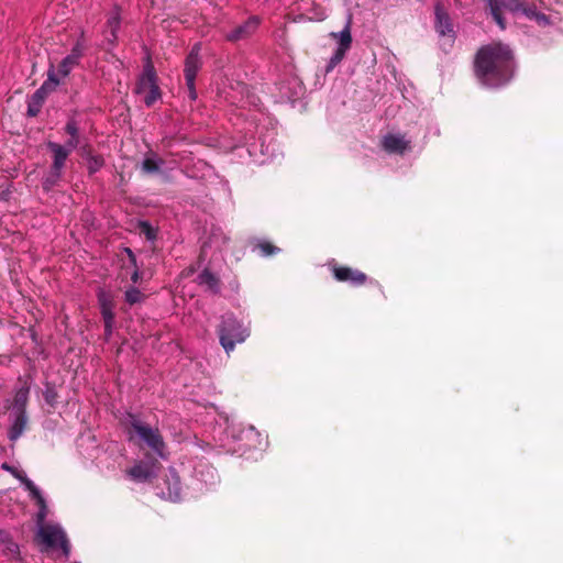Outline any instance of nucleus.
I'll return each instance as SVG.
<instances>
[{"label": "nucleus", "instance_id": "nucleus-23", "mask_svg": "<svg viewBox=\"0 0 563 563\" xmlns=\"http://www.w3.org/2000/svg\"><path fill=\"white\" fill-rule=\"evenodd\" d=\"M120 15L117 11H114L107 21V33L109 32V35H107V38L110 43H114L117 41V33L120 29Z\"/></svg>", "mask_w": 563, "mask_h": 563}, {"label": "nucleus", "instance_id": "nucleus-15", "mask_svg": "<svg viewBox=\"0 0 563 563\" xmlns=\"http://www.w3.org/2000/svg\"><path fill=\"white\" fill-rule=\"evenodd\" d=\"M47 148L53 154V163L51 168L62 172L71 151L59 143L51 141L47 143Z\"/></svg>", "mask_w": 563, "mask_h": 563}, {"label": "nucleus", "instance_id": "nucleus-33", "mask_svg": "<svg viewBox=\"0 0 563 563\" xmlns=\"http://www.w3.org/2000/svg\"><path fill=\"white\" fill-rule=\"evenodd\" d=\"M345 53H346V52H344L343 49H339V48H336V49L334 51L333 55L331 56V58H330V59H329V62H328V65H327V67H325V73H330V71H332V70L335 68V66H336L338 64H340V63H341V60L344 58Z\"/></svg>", "mask_w": 563, "mask_h": 563}, {"label": "nucleus", "instance_id": "nucleus-4", "mask_svg": "<svg viewBox=\"0 0 563 563\" xmlns=\"http://www.w3.org/2000/svg\"><path fill=\"white\" fill-rule=\"evenodd\" d=\"M135 93L143 96V101L146 107H152L161 99L157 75L151 62H147L143 67V71L136 82Z\"/></svg>", "mask_w": 563, "mask_h": 563}, {"label": "nucleus", "instance_id": "nucleus-18", "mask_svg": "<svg viewBox=\"0 0 563 563\" xmlns=\"http://www.w3.org/2000/svg\"><path fill=\"white\" fill-rule=\"evenodd\" d=\"M167 484V496L173 501L180 499V479L174 468L169 470V476L166 479Z\"/></svg>", "mask_w": 563, "mask_h": 563}, {"label": "nucleus", "instance_id": "nucleus-2", "mask_svg": "<svg viewBox=\"0 0 563 563\" xmlns=\"http://www.w3.org/2000/svg\"><path fill=\"white\" fill-rule=\"evenodd\" d=\"M125 423L130 428V432L133 431L140 441L148 446L157 456L163 460L167 459L166 445L158 428L143 422L133 413H128Z\"/></svg>", "mask_w": 563, "mask_h": 563}, {"label": "nucleus", "instance_id": "nucleus-35", "mask_svg": "<svg viewBox=\"0 0 563 563\" xmlns=\"http://www.w3.org/2000/svg\"><path fill=\"white\" fill-rule=\"evenodd\" d=\"M46 404L54 407L57 402L58 394L53 385L47 384L43 393Z\"/></svg>", "mask_w": 563, "mask_h": 563}, {"label": "nucleus", "instance_id": "nucleus-12", "mask_svg": "<svg viewBox=\"0 0 563 563\" xmlns=\"http://www.w3.org/2000/svg\"><path fill=\"white\" fill-rule=\"evenodd\" d=\"M156 468L157 462H139L128 471V475L135 482H147L156 477Z\"/></svg>", "mask_w": 563, "mask_h": 563}, {"label": "nucleus", "instance_id": "nucleus-7", "mask_svg": "<svg viewBox=\"0 0 563 563\" xmlns=\"http://www.w3.org/2000/svg\"><path fill=\"white\" fill-rule=\"evenodd\" d=\"M59 81L60 79L57 78L54 65H51L47 70V79L32 95L31 100L29 101L27 114L30 117H35L38 114L46 96L56 88Z\"/></svg>", "mask_w": 563, "mask_h": 563}, {"label": "nucleus", "instance_id": "nucleus-32", "mask_svg": "<svg viewBox=\"0 0 563 563\" xmlns=\"http://www.w3.org/2000/svg\"><path fill=\"white\" fill-rule=\"evenodd\" d=\"M104 164L102 156L100 155H90L87 158V168L89 174L97 173Z\"/></svg>", "mask_w": 563, "mask_h": 563}, {"label": "nucleus", "instance_id": "nucleus-27", "mask_svg": "<svg viewBox=\"0 0 563 563\" xmlns=\"http://www.w3.org/2000/svg\"><path fill=\"white\" fill-rule=\"evenodd\" d=\"M124 299L130 305H136L144 300V295L141 292V290L136 287H130L124 292Z\"/></svg>", "mask_w": 563, "mask_h": 563}, {"label": "nucleus", "instance_id": "nucleus-5", "mask_svg": "<svg viewBox=\"0 0 563 563\" xmlns=\"http://www.w3.org/2000/svg\"><path fill=\"white\" fill-rule=\"evenodd\" d=\"M40 541L49 549L60 548L67 560L70 555V543L64 529L57 523H46L37 527Z\"/></svg>", "mask_w": 563, "mask_h": 563}, {"label": "nucleus", "instance_id": "nucleus-17", "mask_svg": "<svg viewBox=\"0 0 563 563\" xmlns=\"http://www.w3.org/2000/svg\"><path fill=\"white\" fill-rule=\"evenodd\" d=\"M197 282L201 286H206L212 294L220 291V280L208 268H205L197 277Z\"/></svg>", "mask_w": 563, "mask_h": 563}, {"label": "nucleus", "instance_id": "nucleus-1", "mask_svg": "<svg viewBox=\"0 0 563 563\" xmlns=\"http://www.w3.org/2000/svg\"><path fill=\"white\" fill-rule=\"evenodd\" d=\"M515 58L506 44L494 42L482 46L475 57V74L487 87L499 88L514 77Z\"/></svg>", "mask_w": 563, "mask_h": 563}, {"label": "nucleus", "instance_id": "nucleus-29", "mask_svg": "<svg viewBox=\"0 0 563 563\" xmlns=\"http://www.w3.org/2000/svg\"><path fill=\"white\" fill-rule=\"evenodd\" d=\"M352 43V36L350 32L349 25H346L340 33H339V46L336 48L343 49L346 52Z\"/></svg>", "mask_w": 563, "mask_h": 563}, {"label": "nucleus", "instance_id": "nucleus-9", "mask_svg": "<svg viewBox=\"0 0 563 563\" xmlns=\"http://www.w3.org/2000/svg\"><path fill=\"white\" fill-rule=\"evenodd\" d=\"M260 26V19L255 15L250 16L243 23L235 25L232 30L224 33L227 41L235 43L251 37Z\"/></svg>", "mask_w": 563, "mask_h": 563}, {"label": "nucleus", "instance_id": "nucleus-34", "mask_svg": "<svg viewBox=\"0 0 563 563\" xmlns=\"http://www.w3.org/2000/svg\"><path fill=\"white\" fill-rule=\"evenodd\" d=\"M82 37H84V35L80 36V38L73 46L70 54H68L71 58H74L78 63H79L80 58L84 56V52L86 48Z\"/></svg>", "mask_w": 563, "mask_h": 563}, {"label": "nucleus", "instance_id": "nucleus-19", "mask_svg": "<svg viewBox=\"0 0 563 563\" xmlns=\"http://www.w3.org/2000/svg\"><path fill=\"white\" fill-rule=\"evenodd\" d=\"M98 302L100 306V312H101L103 321L104 320L111 321V319H114L112 299L103 290H100L98 292Z\"/></svg>", "mask_w": 563, "mask_h": 563}, {"label": "nucleus", "instance_id": "nucleus-30", "mask_svg": "<svg viewBox=\"0 0 563 563\" xmlns=\"http://www.w3.org/2000/svg\"><path fill=\"white\" fill-rule=\"evenodd\" d=\"M256 249L260 251L261 255L264 257L275 255L280 251L277 246L273 245L268 241H260L256 244Z\"/></svg>", "mask_w": 563, "mask_h": 563}, {"label": "nucleus", "instance_id": "nucleus-28", "mask_svg": "<svg viewBox=\"0 0 563 563\" xmlns=\"http://www.w3.org/2000/svg\"><path fill=\"white\" fill-rule=\"evenodd\" d=\"M60 177H62L60 170H55V169L51 168L48 175L43 180V189L46 191L51 190L54 186L57 185Z\"/></svg>", "mask_w": 563, "mask_h": 563}, {"label": "nucleus", "instance_id": "nucleus-39", "mask_svg": "<svg viewBox=\"0 0 563 563\" xmlns=\"http://www.w3.org/2000/svg\"><path fill=\"white\" fill-rule=\"evenodd\" d=\"M143 225L146 228V232L145 233H146L147 239H150V240L154 239L155 235L152 233L151 227L147 223H145V222L143 223Z\"/></svg>", "mask_w": 563, "mask_h": 563}, {"label": "nucleus", "instance_id": "nucleus-6", "mask_svg": "<svg viewBox=\"0 0 563 563\" xmlns=\"http://www.w3.org/2000/svg\"><path fill=\"white\" fill-rule=\"evenodd\" d=\"M486 10H488L490 16L495 23L501 29H506V19L504 13H510L512 15L519 14L521 9V0H483Z\"/></svg>", "mask_w": 563, "mask_h": 563}, {"label": "nucleus", "instance_id": "nucleus-3", "mask_svg": "<svg viewBox=\"0 0 563 563\" xmlns=\"http://www.w3.org/2000/svg\"><path fill=\"white\" fill-rule=\"evenodd\" d=\"M249 330L232 313L222 317L219 328L220 343L227 353L234 350L238 343H242L249 336Z\"/></svg>", "mask_w": 563, "mask_h": 563}, {"label": "nucleus", "instance_id": "nucleus-10", "mask_svg": "<svg viewBox=\"0 0 563 563\" xmlns=\"http://www.w3.org/2000/svg\"><path fill=\"white\" fill-rule=\"evenodd\" d=\"M10 428L8 438L11 442H15L22 437L27 428L29 416L26 411H11L9 415Z\"/></svg>", "mask_w": 563, "mask_h": 563}, {"label": "nucleus", "instance_id": "nucleus-24", "mask_svg": "<svg viewBox=\"0 0 563 563\" xmlns=\"http://www.w3.org/2000/svg\"><path fill=\"white\" fill-rule=\"evenodd\" d=\"M78 64L79 63L71 58L69 55L64 57L59 63L57 70H55L57 78L59 79V77H67Z\"/></svg>", "mask_w": 563, "mask_h": 563}, {"label": "nucleus", "instance_id": "nucleus-36", "mask_svg": "<svg viewBox=\"0 0 563 563\" xmlns=\"http://www.w3.org/2000/svg\"><path fill=\"white\" fill-rule=\"evenodd\" d=\"M125 252H126V254H128V256H129V258H130L131 264L135 267L134 272H133V273H132V275H131V280H132L134 284H137V283H139V280H140V278H141V273H140V269H139V267H137V265H136V258H135V255H134V253L132 252V250H131V249H129V247H126V249H125Z\"/></svg>", "mask_w": 563, "mask_h": 563}, {"label": "nucleus", "instance_id": "nucleus-26", "mask_svg": "<svg viewBox=\"0 0 563 563\" xmlns=\"http://www.w3.org/2000/svg\"><path fill=\"white\" fill-rule=\"evenodd\" d=\"M1 468L11 473L16 479L21 482V484L24 486V488L29 492V483H33L24 472L16 470L15 467L11 466L8 463H3L1 465Z\"/></svg>", "mask_w": 563, "mask_h": 563}, {"label": "nucleus", "instance_id": "nucleus-8", "mask_svg": "<svg viewBox=\"0 0 563 563\" xmlns=\"http://www.w3.org/2000/svg\"><path fill=\"white\" fill-rule=\"evenodd\" d=\"M202 66L200 45L195 44L185 59L184 75L190 100L197 99L196 76Z\"/></svg>", "mask_w": 563, "mask_h": 563}, {"label": "nucleus", "instance_id": "nucleus-25", "mask_svg": "<svg viewBox=\"0 0 563 563\" xmlns=\"http://www.w3.org/2000/svg\"><path fill=\"white\" fill-rule=\"evenodd\" d=\"M519 14L527 16L531 20H545V15L537 11L534 5H528L523 0H521V9H519Z\"/></svg>", "mask_w": 563, "mask_h": 563}, {"label": "nucleus", "instance_id": "nucleus-11", "mask_svg": "<svg viewBox=\"0 0 563 563\" xmlns=\"http://www.w3.org/2000/svg\"><path fill=\"white\" fill-rule=\"evenodd\" d=\"M332 272L338 282L349 283L352 286H361L367 279L363 272L346 266H334Z\"/></svg>", "mask_w": 563, "mask_h": 563}, {"label": "nucleus", "instance_id": "nucleus-14", "mask_svg": "<svg viewBox=\"0 0 563 563\" xmlns=\"http://www.w3.org/2000/svg\"><path fill=\"white\" fill-rule=\"evenodd\" d=\"M29 494L30 497L36 501L38 506V511L36 514V526L41 527L42 525H46L45 519L47 516V506L45 498L43 497L40 488L34 483H29Z\"/></svg>", "mask_w": 563, "mask_h": 563}, {"label": "nucleus", "instance_id": "nucleus-22", "mask_svg": "<svg viewBox=\"0 0 563 563\" xmlns=\"http://www.w3.org/2000/svg\"><path fill=\"white\" fill-rule=\"evenodd\" d=\"M29 391V387H21L15 391L11 411H26Z\"/></svg>", "mask_w": 563, "mask_h": 563}, {"label": "nucleus", "instance_id": "nucleus-13", "mask_svg": "<svg viewBox=\"0 0 563 563\" xmlns=\"http://www.w3.org/2000/svg\"><path fill=\"white\" fill-rule=\"evenodd\" d=\"M435 15V30L441 35H454L453 25L449 13L441 3H437L434 7Z\"/></svg>", "mask_w": 563, "mask_h": 563}, {"label": "nucleus", "instance_id": "nucleus-21", "mask_svg": "<svg viewBox=\"0 0 563 563\" xmlns=\"http://www.w3.org/2000/svg\"><path fill=\"white\" fill-rule=\"evenodd\" d=\"M164 161L152 153L143 159L141 169L144 174L153 175L161 173Z\"/></svg>", "mask_w": 563, "mask_h": 563}, {"label": "nucleus", "instance_id": "nucleus-40", "mask_svg": "<svg viewBox=\"0 0 563 563\" xmlns=\"http://www.w3.org/2000/svg\"><path fill=\"white\" fill-rule=\"evenodd\" d=\"M73 563H80V562H78V561H75V562H73Z\"/></svg>", "mask_w": 563, "mask_h": 563}, {"label": "nucleus", "instance_id": "nucleus-38", "mask_svg": "<svg viewBox=\"0 0 563 563\" xmlns=\"http://www.w3.org/2000/svg\"><path fill=\"white\" fill-rule=\"evenodd\" d=\"M103 323H104V336H106V340H109L112 335L114 319H111V321L104 320Z\"/></svg>", "mask_w": 563, "mask_h": 563}, {"label": "nucleus", "instance_id": "nucleus-16", "mask_svg": "<svg viewBox=\"0 0 563 563\" xmlns=\"http://www.w3.org/2000/svg\"><path fill=\"white\" fill-rule=\"evenodd\" d=\"M383 147L388 153L404 154L409 147V142L402 135L387 134L383 139Z\"/></svg>", "mask_w": 563, "mask_h": 563}, {"label": "nucleus", "instance_id": "nucleus-37", "mask_svg": "<svg viewBox=\"0 0 563 563\" xmlns=\"http://www.w3.org/2000/svg\"><path fill=\"white\" fill-rule=\"evenodd\" d=\"M1 540L7 543L5 549L11 554H16L19 552V545L15 542L9 540L8 533H1Z\"/></svg>", "mask_w": 563, "mask_h": 563}, {"label": "nucleus", "instance_id": "nucleus-20", "mask_svg": "<svg viewBox=\"0 0 563 563\" xmlns=\"http://www.w3.org/2000/svg\"><path fill=\"white\" fill-rule=\"evenodd\" d=\"M65 132L70 136L67 142L64 144L67 148H69L71 152L76 150L80 143L79 140V128L77 122L74 119H70L65 128Z\"/></svg>", "mask_w": 563, "mask_h": 563}, {"label": "nucleus", "instance_id": "nucleus-31", "mask_svg": "<svg viewBox=\"0 0 563 563\" xmlns=\"http://www.w3.org/2000/svg\"><path fill=\"white\" fill-rule=\"evenodd\" d=\"M227 431L234 440H243L244 438H249L256 433L254 427L252 426H250L247 429L239 431L238 433L235 432L234 426H228Z\"/></svg>", "mask_w": 563, "mask_h": 563}]
</instances>
